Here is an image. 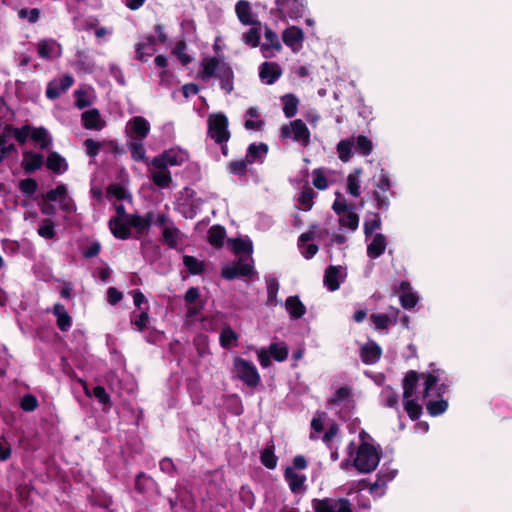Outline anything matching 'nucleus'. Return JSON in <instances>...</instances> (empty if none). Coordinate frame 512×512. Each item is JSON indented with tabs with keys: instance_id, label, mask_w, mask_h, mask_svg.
<instances>
[{
	"instance_id": "obj_28",
	"label": "nucleus",
	"mask_w": 512,
	"mask_h": 512,
	"mask_svg": "<svg viewBox=\"0 0 512 512\" xmlns=\"http://www.w3.org/2000/svg\"><path fill=\"white\" fill-rule=\"evenodd\" d=\"M340 267L330 265L326 268L324 274V285L331 292H334L339 289L340 281H339Z\"/></svg>"
},
{
	"instance_id": "obj_63",
	"label": "nucleus",
	"mask_w": 512,
	"mask_h": 512,
	"mask_svg": "<svg viewBox=\"0 0 512 512\" xmlns=\"http://www.w3.org/2000/svg\"><path fill=\"white\" fill-rule=\"evenodd\" d=\"M19 189L24 195L31 197L37 191L38 183L34 178H26L19 182Z\"/></svg>"
},
{
	"instance_id": "obj_60",
	"label": "nucleus",
	"mask_w": 512,
	"mask_h": 512,
	"mask_svg": "<svg viewBox=\"0 0 512 512\" xmlns=\"http://www.w3.org/2000/svg\"><path fill=\"white\" fill-rule=\"evenodd\" d=\"M153 483L152 477L146 475L144 472H140L136 475L135 478V490L144 494L149 489V485Z\"/></svg>"
},
{
	"instance_id": "obj_7",
	"label": "nucleus",
	"mask_w": 512,
	"mask_h": 512,
	"mask_svg": "<svg viewBox=\"0 0 512 512\" xmlns=\"http://www.w3.org/2000/svg\"><path fill=\"white\" fill-rule=\"evenodd\" d=\"M185 162V156L182 152L174 149L163 151L154 157L151 161L152 166L159 170L167 169L169 166H178Z\"/></svg>"
},
{
	"instance_id": "obj_44",
	"label": "nucleus",
	"mask_w": 512,
	"mask_h": 512,
	"mask_svg": "<svg viewBox=\"0 0 512 512\" xmlns=\"http://www.w3.org/2000/svg\"><path fill=\"white\" fill-rule=\"evenodd\" d=\"M396 473V470H392L389 472H383V470H380L376 475V481L373 482V484H371L370 486V492H376L382 487L386 486V484L395 477Z\"/></svg>"
},
{
	"instance_id": "obj_59",
	"label": "nucleus",
	"mask_w": 512,
	"mask_h": 512,
	"mask_svg": "<svg viewBox=\"0 0 512 512\" xmlns=\"http://www.w3.org/2000/svg\"><path fill=\"white\" fill-rule=\"evenodd\" d=\"M352 395V388L345 385L336 390L333 396L329 399L330 404L339 405L340 403L348 400Z\"/></svg>"
},
{
	"instance_id": "obj_64",
	"label": "nucleus",
	"mask_w": 512,
	"mask_h": 512,
	"mask_svg": "<svg viewBox=\"0 0 512 512\" xmlns=\"http://www.w3.org/2000/svg\"><path fill=\"white\" fill-rule=\"evenodd\" d=\"M39 406L37 398L32 394H25L20 400V407L25 412H33Z\"/></svg>"
},
{
	"instance_id": "obj_55",
	"label": "nucleus",
	"mask_w": 512,
	"mask_h": 512,
	"mask_svg": "<svg viewBox=\"0 0 512 512\" xmlns=\"http://www.w3.org/2000/svg\"><path fill=\"white\" fill-rule=\"evenodd\" d=\"M152 181L159 188H167L172 182L171 173L167 169L154 172L152 174Z\"/></svg>"
},
{
	"instance_id": "obj_51",
	"label": "nucleus",
	"mask_w": 512,
	"mask_h": 512,
	"mask_svg": "<svg viewBox=\"0 0 512 512\" xmlns=\"http://www.w3.org/2000/svg\"><path fill=\"white\" fill-rule=\"evenodd\" d=\"M361 174L360 169H356L354 173H350L347 177V192L354 197L360 195V182L359 175Z\"/></svg>"
},
{
	"instance_id": "obj_48",
	"label": "nucleus",
	"mask_w": 512,
	"mask_h": 512,
	"mask_svg": "<svg viewBox=\"0 0 512 512\" xmlns=\"http://www.w3.org/2000/svg\"><path fill=\"white\" fill-rule=\"evenodd\" d=\"M219 340L223 348H230L237 342L238 335L230 326H226L221 330Z\"/></svg>"
},
{
	"instance_id": "obj_35",
	"label": "nucleus",
	"mask_w": 512,
	"mask_h": 512,
	"mask_svg": "<svg viewBox=\"0 0 512 512\" xmlns=\"http://www.w3.org/2000/svg\"><path fill=\"white\" fill-rule=\"evenodd\" d=\"M268 153V145L266 143H252L248 146L246 159L247 161L252 164L258 159H260L262 156H265Z\"/></svg>"
},
{
	"instance_id": "obj_43",
	"label": "nucleus",
	"mask_w": 512,
	"mask_h": 512,
	"mask_svg": "<svg viewBox=\"0 0 512 512\" xmlns=\"http://www.w3.org/2000/svg\"><path fill=\"white\" fill-rule=\"evenodd\" d=\"M426 409L430 416H439L448 409V401L442 398L439 400H430L426 403Z\"/></svg>"
},
{
	"instance_id": "obj_1",
	"label": "nucleus",
	"mask_w": 512,
	"mask_h": 512,
	"mask_svg": "<svg viewBox=\"0 0 512 512\" xmlns=\"http://www.w3.org/2000/svg\"><path fill=\"white\" fill-rule=\"evenodd\" d=\"M202 70L199 77L202 81H208L212 77L220 80V87L226 94L234 89V72L231 66L216 57H208L202 60Z\"/></svg>"
},
{
	"instance_id": "obj_22",
	"label": "nucleus",
	"mask_w": 512,
	"mask_h": 512,
	"mask_svg": "<svg viewBox=\"0 0 512 512\" xmlns=\"http://www.w3.org/2000/svg\"><path fill=\"white\" fill-rule=\"evenodd\" d=\"M45 164L54 174H63L68 169L66 160L56 151L49 153Z\"/></svg>"
},
{
	"instance_id": "obj_53",
	"label": "nucleus",
	"mask_w": 512,
	"mask_h": 512,
	"mask_svg": "<svg viewBox=\"0 0 512 512\" xmlns=\"http://www.w3.org/2000/svg\"><path fill=\"white\" fill-rule=\"evenodd\" d=\"M55 45V40H40L37 44V52L39 57L42 59H51Z\"/></svg>"
},
{
	"instance_id": "obj_56",
	"label": "nucleus",
	"mask_w": 512,
	"mask_h": 512,
	"mask_svg": "<svg viewBox=\"0 0 512 512\" xmlns=\"http://www.w3.org/2000/svg\"><path fill=\"white\" fill-rule=\"evenodd\" d=\"M90 502L94 506L109 509L113 505V498L104 492H96L91 496Z\"/></svg>"
},
{
	"instance_id": "obj_58",
	"label": "nucleus",
	"mask_w": 512,
	"mask_h": 512,
	"mask_svg": "<svg viewBox=\"0 0 512 512\" xmlns=\"http://www.w3.org/2000/svg\"><path fill=\"white\" fill-rule=\"evenodd\" d=\"M108 195L115 197L117 200H132L131 193L119 184L109 185L107 188Z\"/></svg>"
},
{
	"instance_id": "obj_15",
	"label": "nucleus",
	"mask_w": 512,
	"mask_h": 512,
	"mask_svg": "<svg viewBox=\"0 0 512 512\" xmlns=\"http://www.w3.org/2000/svg\"><path fill=\"white\" fill-rule=\"evenodd\" d=\"M11 140L7 125L0 124V164L11 154H18L17 147Z\"/></svg>"
},
{
	"instance_id": "obj_25",
	"label": "nucleus",
	"mask_w": 512,
	"mask_h": 512,
	"mask_svg": "<svg viewBox=\"0 0 512 512\" xmlns=\"http://www.w3.org/2000/svg\"><path fill=\"white\" fill-rule=\"evenodd\" d=\"M53 314L57 317V326L62 332H66L71 328L72 317L63 304L56 303L53 307Z\"/></svg>"
},
{
	"instance_id": "obj_46",
	"label": "nucleus",
	"mask_w": 512,
	"mask_h": 512,
	"mask_svg": "<svg viewBox=\"0 0 512 512\" xmlns=\"http://www.w3.org/2000/svg\"><path fill=\"white\" fill-rule=\"evenodd\" d=\"M230 242L232 245V251L236 255L251 254L253 251L252 242L250 240L235 238L231 239Z\"/></svg>"
},
{
	"instance_id": "obj_42",
	"label": "nucleus",
	"mask_w": 512,
	"mask_h": 512,
	"mask_svg": "<svg viewBox=\"0 0 512 512\" xmlns=\"http://www.w3.org/2000/svg\"><path fill=\"white\" fill-rule=\"evenodd\" d=\"M354 144L356 151L362 156H368L372 153L373 143L367 136L358 135L354 138Z\"/></svg>"
},
{
	"instance_id": "obj_52",
	"label": "nucleus",
	"mask_w": 512,
	"mask_h": 512,
	"mask_svg": "<svg viewBox=\"0 0 512 512\" xmlns=\"http://www.w3.org/2000/svg\"><path fill=\"white\" fill-rule=\"evenodd\" d=\"M404 410L412 421H416L422 415V406L414 399H405Z\"/></svg>"
},
{
	"instance_id": "obj_32",
	"label": "nucleus",
	"mask_w": 512,
	"mask_h": 512,
	"mask_svg": "<svg viewBox=\"0 0 512 512\" xmlns=\"http://www.w3.org/2000/svg\"><path fill=\"white\" fill-rule=\"evenodd\" d=\"M283 104V113L286 118H292L297 114L299 99L292 93L285 94L281 97Z\"/></svg>"
},
{
	"instance_id": "obj_47",
	"label": "nucleus",
	"mask_w": 512,
	"mask_h": 512,
	"mask_svg": "<svg viewBox=\"0 0 512 512\" xmlns=\"http://www.w3.org/2000/svg\"><path fill=\"white\" fill-rule=\"evenodd\" d=\"M39 236L44 239H53L56 236L55 224L50 218L43 219L37 229Z\"/></svg>"
},
{
	"instance_id": "obj_8",
	"label": "nucleus",
	"mask_w": 512,
	"mask_h": 512,
	"mask_svg": "<svg viewBox=\"0 0 512 512\" xmlns=\"http://www.w3.org/2000/svg\"><path fill=\"white\" fill-rule=\"evenodd\" d=\"M125 132L132 140H144L150 132V123L142 116H135L128 121Z\"/></svg>"
},
{
	"instance_id": "obj_18",
	"label": "nucleus",
	"mask_w": 512,
	"mask_h": 512,
	"mask_svg": "<svg viewBox=\"0 0 512 512\" xmlns=\"http://www.w3.org/2000/svg\"><path fill=\"white\" fill-rule=\"evenodd\" d=\"M81 120L84 128L89 130H102L106 123L102 120L98 109L93 108L82 113Z\"/></svg>"
},
{
	"instance_id": "obj_31",
	"label": "nucleus",
	"mask_w": 512,
	"mask_h": 512,
	"mask_svg": "<svg viewBox=\"0 0 512 512\" xmlns=\"http://www.w3.org/2000/svg\"><path fill=\"white\" fill-rule=\"evenodd\" d=\"M129 224L131 228L135 229V233L132 234V237L136 240H140L142 236L147 235L150 231V228L146 225V222L142 220V215L138 213H133L130 216Z\"/></svg>"
},
{
	"instance_id": "obj_41",
	"label": "nucleus",
	"mask_w": 512,
	"mask_h": 512,
	"mask_svg": "<svg viewBox=\"0 0 512 512\" xmlns=\"http://www.w3.org/2000/svg\"><path fill=\"white\" fill-rule=\"evenodd\" d=\"M261 463L268 469L273 470L277 466L278 457L274 453V446H267L260 454Z\"/></svg>"
},
{
	"instance_id": "obj_57",
	"label": "nucleus",
	"mask_w": 512,
	"mask_h": 512,
	"mask_svg": "<svg viewBox=\"0 0 512 512\" xmlns=\"http://www.w3.org/2000/svg\"><path fill=\"white\" fill-rule=\"evenodd\" d=\"M186 42L181 40L178 41L172 51V53L177 57V59L182 63V65L186 66L192 62L193 58L186 53Z\"/></svg>"
},
{
	"instance_id": "obj_23",
	"label": "nucleus",
	"mask_w": 512,
	"mask_h": 512,
	"mask_svg": "<svg viewBox=\"0 0 512 512\" xmlns=\"http://www.w3.org/2000/svg\"><path fill=\"white\" fill-rule=\"evenodd\" d=\"M285 308L292 319H300L306 313V307L297 295L286 299Z\"/></svg>"
},
{
	"instance_id": "obj_2",
	"label": "nucleus",
	"mask_w": 512,
	"mask_h": 512,
	"mask_svg": "<svg viewBox=\"0 0 512 512\" xmlns=\"http://www.w3.org/2000/svg\"><path fill=\"white\" fill-rule=\"evenodd\" d=\"M380 459L381 453L377 451L375 446L363 442L358 447L353 465L360 473H371L379 465Z\"/></svg>"
},
{
	"instance_id": "obj_39",
	"label": "nucleus",
	"mask_w": 512,
	"mask_h": 512,
	"mask_svg": "<svg viewBox=\"0 0 512 512\" xmlns=\"http://www.w3.org/2000/svg\"><path fill=\"white\" fill-rule=\"evenodd\" d=\"M316 193L309 186L305 185L300 193L298 198L299 204L302 206V210L309 211L313 207V199L315 198Z\"/></svg>"
},
{
	"instance_id": "obj_36",
	"label": "nucleus",
	"mask_w": 512,
	"mask_h": 512,
	"mask_svg": "<svg viewBox=\"0 0 512 512\" xmlns=\"http://www.w3.org/2000/svg\"><path fill=\"white\" fill-rule=\"evenodd\" d=\"M354 146V137L343 139L337 144V153L342 162H348L351 159L352 147Z\"/></svg>"
},
{
	"instance_id": "obj_40",
	"label": "nucleus",
	"mask_w": 512,
	"mask_h": 512,
	"mask_svg": "<svg viewBox=\"0 0 512 512\" xmlns=\"http://www.w3.org/2000/svg\"><path fill=\"white\" fill-rule=\"evenodd\" d=\"M381 399L384 406L398 409L399 396L390 386H386L381 392Z\"/></svg>"
},
{
	"instance_id": "obj_19",
	"label": "nucleus",
	"mask_w": 512,
	"mask_h": 512,
	"mask_svg": "<svg viewBox=\"0 0 512 512\" xmlns=\"http://www.w3.org/2000/svg\"><path fill=\"white\" fill-rule=\"evenodd\" d=\"M182 236L183 234L180 229L173 222H170L169 226H165L162 229L161 241L169 248L176 249L182 240Z\"/></svg>"
},
{
	"instance_id": "obj_30",
	"label": "nucleus",
	"mask_w": 512,
	"mask_h": 512,
	"mask_svg": "<svg viewBox=\"0 0 512 512\" xmlns=\"http://www.w3.org/2000/svg\"><path fill=\"white\" fill-rule=\"evenodd\" d=\"M284 478L288 482L290 490L293 493L298 492L302 488L306 480V477L304 475L297 474L292 467H287L285 469Z\"/></svg>"
},
{
	"instance_id": "obj_45",
	"label": "nucleus",
	"mask_w": 512,
	"mask_h": 512,
	"mask_svg": "<svg viewBox=\"0 0 512 512\" xmlns=\"http://www.w3.org/2000/svg\"><path fill=\"white\" fill-rule=\"evenodd\" d=\"M339 224L341 227L348 228L352 231L356 230L359 225V216L352 210L339 215Z\"/></svg>"
},
{
	"instance_id": "obj_14",
	"label": "nucleus",
	"mask_w": 512,
	"mask_h": 512,
	"mask_svg": "<svg viewBox=\"0 0 512 512\" xmlns=\"http://www.w3.org/2000/svg\"><path fill=\"white\" fill-rule=\"evenodd\" d=\"M108 227L112 235L119 240H127L132 237L129 219L110 218Z\"/></svg>"
},
{
	"instance_id": "obj_4",
	"label": "nucleus",
	"mask_w": 512,
	"mask_h": 512,
	"mask_svg": "<svg viewBox=\"0 0 512 512\" xmlns=\"http://www.w3.org/2000/svg\"><path fill=\"white\" fill-rule=\"evenodd\" d=\"M207 124V134L216 144H225L229 141L231 134L228 130L229 122L225 114H211L208 117Z\"/></svg>"
},
{
	"instance_id": "obj_38",
	"label": "nucleus",
	"mask_w": 512,
	"mask_h": 512,
	"mask_svg": "<svg viewBox=\"0 0 512 512\" xmlns=\"http://www.w3.org/2000/svg\"><path fill=\"white\" fill-rule=\"evenodd\" d=\"M183 264L192 275H199L204 271L205 264L203 261L198 260L196 257L191 255H185L183 257Z\"/></svg>"
},
{
	"instance_id": "obj_20",
	"label": "nucleus",
	"mask_w": 512,
	"mask_h": 512,
	"mask_svg": "<svg viewBox=\"0 0 512 512\" xmlns=\"http://www.w3.org/2000/svg\"><path fill=\"white\" fill-rule=\"evenodd\" d=\"M443 373L441 369H433L430 372L419 373L420 378L424 380V388L422 391V397L428 398L433 388H435L440 381V375Z\"/></svg>"
},
{
	"instance_id": "obj_16",
	"label": "nucleus",
	"mask_w": 512,
	"mask_h": 512,
	"mask_svg": "<svg viewBox=\"0 0 512 512\" xmlns=\"http://www.w3.org/2000/svg\"><path fill=\"white\" fill-rule=\"evenodd\" d=\"M282 75V69L276 62H263L259 67V76L268 85L274 84Z\"/></svg>"
},
{
	"instance_id": "obj_5",
	"label": "nucleus",
	"mask_w": 512,
	"mask_h": 512,
	"mask_svg": "<svg viewBox=\"0 0 512 512\" xmlns=\"http://www.w3.org/2000/svg\"><path fill=\"white\" fill-rule=\"evenodd\" d=\"M233 367L237 378L248 387L254 389L260 384V375L256 366L251 361L241 357H235Z\"/></svg>"
},
{
	"instance_id": "obj_27",
	"label": "nucleus",
	"mask_w": 512,
	"mask_h": 512,
	"mask_svg": "<svg viewBox=\"0 0 512 512\" xmlns=\"http://www.w3.org/2000/svg\"><path fill=\"white\" fill-rule=\"evenodd\" d=\"M420 379V374L415 370H409L403 379V398H412Z\"/></svg>"
},
{
	"instance_id": "obj_26",
	"label": "nucleus",
	"mask_w": 512,
	"mask_h": 512,
	"mask_svg": "<svg viewBox=\"0 0 512 512\" xmlns=\"http://www.w3.org/2000/svg\"><path fill=\"white\" fill-rule=\"evenodd\" d=\"M386 246L387 242L385 235L377 233L373 237L371 243L367 246V255L373 259L378 258L385 252Z\"/></svg>"
},
{
	"instance_id": "obj_49",
	"label": "nucleus",
	"mask_w": 512,
	"mask_h": 512,
	"mask_svg": "<svg viewBox=\"0 0 512 512\" xmlns=\"http://www.w3.org/2000/svg\"><path fill=\"white\" fill-rule=\"evenodd\" d=\"M269 352L272 358L278 362H283L288 357V347L284 342L271 343L269 346Z\"/></svg>"
},
{
	"instance_id": "obj_10",
	"label": "nucleus",
	"mask_w": 512,
	"mask_h": 512,
	"mask_svg": "<svg viewBox=\"0 0 512 512\" xmlns=\"http://www.w3.org/2000/svg\"><path fill=\"white\" fill-rule=\"evenodd\" d=\"M275 4L283 17L298 19L303 16L304 6L298 0H275Z\"/></svg>"
},
{
	"instance_id": "obj_21",
	"label": "nucleus",
	"mask_w": 512,
	"mask_h": 512,
	"mask_svg": "<svg viewBox=\"0 0 512 512\" xmlns=\"http://www.w3.org/2000/svg\"><path fill=\"white\" fill-rule=\"evenodd\" d=\"M156 38L152 35L146 37V42H139L135 46L136 59L147 61L155 51Z\"/></svg>"
},
{
	"instance_id": "obj_11",
	"label": "nucleus",
	"mask_w": 512,
	"mask_h": 512,
	"mask_svg": "<svg viewBox=\"0 0 512 512\" xmlns=\"http://www.w3.org/2000/svg\"><path fill=\"white\" fill-rule=\"evenodd\" d=\"M282 40L292 51L298 52L304 41V32L298 26H290L283 31Z\"/></svg>"
},
{
	"instance_id": "obj_37",
	"label": "nucleus",
	"mask_w": 512,
	"mask_h": 512,
	"mask_svg": "<svg viewBox=\"0 0 512 512\" xmlns=\"http://www.w3.org/2000/svg\"><path fill=\"white\" fill-rule=\"evenodd\" d=\"M143 140H132L128 143V148L131 152V157L134 161L145 162L146 151L142 143Z\"/></svg>"
},
{
	"instance_id": "obj_29",
	"label": "nucleus",
	"mask_w": 512,
	"mask_h": 512,
	"mask_svg": "<svg viewBox=\"0 0 512 512\" xmlns=\"http://www.w3.org/2000/svg\"><path fill=\"white\" fill-rule=\"evenodd\" d=\"M264 37L266 43H263L261 46L264 57H270V55L266 53L270 49H274L277 52L281 51L282 45L278 39L277 34L273 30H271L270 28H266Z\"/></svg>"
},
{
	"instance_id": "obj_61",
	"label": "nucleus",
	"mask_w": 512,
	"mask_h": 512,
	"mask_svg": "<svg viewBox=\"0 0 512 512\" xmlns=\"http://www.w3.org/2000/svg\"><path fill=\"white\" fill-rule=\"evenodd\" d=\"M67 188L64 184L58 185L55 189H51L42 195L43 200L57 201L66 198Z\"/></svg>"
},
{
	"instance_id": "obj_50",
	"label": "nucleus",
	"mask_w": 512,
	"mask_h": 512,
	"mask_svg": "<svg viewBox=\"0 0 512 512\" xmlns=\"http://www.w3.org/2000/svg\"><path fill=\"white\" fill-rule=\"evenodd\" d=\"M252 27L243 34V41L245 44L255 48L260 44L261 26L251 25Z\"/></svg>"
},
{
	"instance_id": "obj_34",
	"label": "nucleus",
	"mask_w": 512,
	"mask_h": 512,
	"mask_svg": "<svg viewBox=\"0 0 512 512\" xmlns=\"http://www.w3.org/2000/svg\"><path fill=\"white\" fill-rule=\"evenodd\" d=\"M225 236L226 230L221 225H213L208 230V241L216 248H221L223 246Z\"/></svg>"
},
{
	"instance_id": "obj_9",
	"label": "nucleus",
	"mask_w": 512,
	"mask_h": 512,
	"mask_svg": "<svg viewBox=\"0 0 512 512\" xmlns=\"http://www.w3.org/2000/svg\"><path fill=\"white\" fill-rule=\"evenodd\" d=\"M254 274V267L252 264L244 262L239 259L231 265L224 267L221 271L223 278L233 280L238 277H251Z\"/></svg>"
},
{
	"instance_id": "obj_62",
	"label": "nucleus",
	"mask_w": 512,
	"mask_h": 512,
	"mask_svg": "<svg viewBox=\"0 0 512 512\" xmlns=\"http://www.w3.org/2000/svg\"><path fill=\"white\" fill-rule=\"evenodd\" d=\"M250 164L247 159H241L236 161H231L228 164V170L231 174L237 176H244L247 173V166Z\"/></svg>"
},
{
	"instance_id": "obj_3",
	"label": "nucleus",
	"mask_w": 512,
	"mask_h": 512,
	"mask_svg": "<svg viewBox=\"0 0 512 512\" xmlns=\"http://www.w3.org/2000/svg\"><path fill=\"white\" fill-rule=\"evenodd\" d=\"M279 136L282 140L291 139L302 147H307L311 140V132L306 123L301 119L283 124L280 128Z\"/></svg>"
},
{
	"instance_id": "obj_13",
	"label": "nucleus",
	"mask_w": 512,
	"mask_h": 512,
	"mask_svg": "<svg viewBox=\"0 0 512 512\" xmlns=\"http://www.w3.org/2000/svg\"><path fill=\"white\" fill-rule=\"evenodd\" d=\"M44 165V156L32 150L23 152L21 166L25 174H33Z\"/></svg>"
},
{
	"instance_id": "obj_54",
	"label": "nucleus",
	"mask_w": 512,
	"mask_h": 512,
	"mask_svg": "<svg viewBox=\"0 0 512 512\" xmlns=\"http://www.w3.org/2000/svg\"><path fill=\"white\" fill-rule=\"evenodd\" d=\"M267 284V305L275 306L278 303L277 294L279 291V283L276 278H270L266 281Z\"/></svg>"
},
{
	"instance_id": "obj_24",
	"label": "nucleus",
	"mask_w": 512,
	"mask_h": 512,
	"mask_svg": "<svg viewBox=\"0 0 512 512\" xmlns=\"http://www.w3.org/2000/svg\"><path fill=\"white\" fill-rule=\"evenodd\" d=\"M30 139L41 149H47L52 144V138L45 127L31 126Z\"/></svg>"
},
{
	"instance_id": "obj_12",
	"label": "nucleus",
	"mask_w": 512,
	"mask_h": 512,
	"mask_svg": "<svg viewBox=\"0 0 512 512\" xmlns=\"http://www.w3.org/2000/svg\"><path fill=\"white\" fill-rule=\"evenodd\" d=\"M382 356V348L373 340H369L360 348V358L366 365L376 364Z\"/></svg>"
},
{
	"instance_id": "obj_33",
	"label": "nucleus",
	"mask_w": 512,
	"mask_h": 512,
	"mask_svg": "<svg viewBox=\"0 0 512 512\" xmlns=\"http://www.w3.org/2000/svg\"><path fill=\"white\" fill-rule=\"evenodd\" d=\"M10 136L12 139H15L20 145H24L27 142V139L30 138L31 134V125L25 124L19 128L14 127L12 124H6Z\"/></svg>"
},
{
	"instance_id": "obj_17",
	"label": "nucleus",
	"mask_w": 512,
	"mask_h": 512,
	"mask_svg": "<svg viewBox=\"0 0 512 512\" xmlns=\"http://www.w3.org/2000/svg\"><path fill=\"white\" fill-rule=\"evenodd\" d=\"M235 12L243 25L261 26V22L254 17L251 5L247 0H239L235 5Z\"/></svg>"
},
{
	"instance_id": "obj_6",
	"label": "nucleus",
	"mask_w": 512,
	"mask_h": 512,
	"mask_svg": "<svg viewBox=\"0 0 512 512\" xmlns=\"http://www.w3.org/2000/svg\"><path fill=\"white\" fill-rule=\"evenodd\" d=\"M312 507L315 512H353L350 502L345 498L338 500L332 498L313 499Z\"/></svg>"
}]
</instances>
